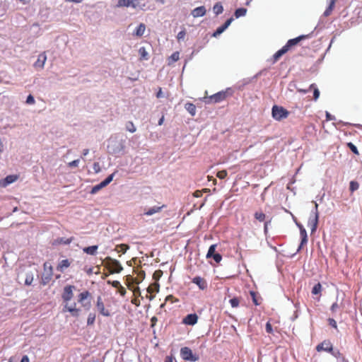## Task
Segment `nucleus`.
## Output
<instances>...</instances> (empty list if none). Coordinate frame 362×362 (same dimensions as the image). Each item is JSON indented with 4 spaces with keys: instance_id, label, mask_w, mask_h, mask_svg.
Segmentation results:
<instances>
[{
    "instance_id": "a19ab883",
    "label": "nucleus",
    "mask_w": 362,
    "mask_h": 362,
    "mask_svg": "<svg viewBox=\"0 0 362 362\" xmlns=\"http://www.w3.org/2000/svg\"><path fill=\"white\" fill-rule=\"evenodd\" d=\"M322 286L320 283L316 284L313 289H312V294H318L321 292Z\"/></svg>"
},
{
    "instance_id": "f257e3e1",
    "label": "nucleus",
    "mask_w": 362,
    "mask_h": 362,
    "mask_svg": "<svg viewBox=\"0 0 362 362\" xmlns=\"http://www.w3.org/2000/svg\"><path fill=\"white\" fill-rule=\"evenodd\" d=\"M65 303L64 312L71 313L72 316L77 317L79 315L80 308L78 305L83 304L84 302L90 305L88 299L89 296H63Z\"/></svg>"
},
{
    "instance_id": "6e6552de",
    "label": "nucleus",
    "mask_w": 362,
    "mask_h": 362,
    "mask_svg": "<svg viewBox=\"0 0 362 362\" xmlns=\"http://www.w3.org/2000/svg\"><path fill=\"white\" fill-rule=\"evenodd\" d=\"M332 348H333V346H332V344L331 343V341L329 340H325L316 346V350L318 352L325 351L330 353L332 351Z\"/></svg>"
},
{
    "instance_id": "c756f323",
    "label": "nucleus",
    "mask_w": 362,
    "mask_h": 362,
    "mask_svg": "<svg viewBox=\"0 0 362 362\" xmlns=\"http://www.w3.org/2000/svg\"><path fill=\"white\" fill-rule=\"evenodd\" d=\"M126 129L131 133H134L136 130L134 124L132 121H129L126 124Z\"/></svg>"
},
{
    "instance_id": "6e6d98bb",
    "label": "nucleus",
    "mask_w": 362,
    "mask_h": 362,
    "mask_svg": "<svg viewBox=\"0 0 362 362\" xmlns=\"http://www.w3.org/2000/svg\"><path fill=\"white\" fill-rule=\"evenodd\" d=\"M26 103H28L29 105H33L35 103V99L32 95H29L27 97Z\"/></svg>"
},
{
    "instance_id": "de8ad7c7",
    "label": "nucleus",
    "mask_w": 362,
    "mask_h": 362,
    "mask_svg": "<svg viewBox=\"0 0 362 362\" xmlns=\"http://www.w3.org/2000/svg\"><path fill=\"white\" fill-rule=\"evenodd\" d=\"M228 173L226 170H220L217 173L216 176L219 179H224L226 177Z\"/></svg>"
},
{
    "instance_id": "39448f33",
    "label": "nucleus",
    "mask_w": 362,
    "mask_h": 362,
    "mask_svg": "<svg viewBox=\"0 0 362 362\" xmlns=\"http://www.w3.org/2000/svg\"><path fill=\"white\" fill-rule=\"evenodd\" d=\"M44 271L42 274V281L43 284H48L52 279L53 275V268L48 262H45L43 264Z\"/></svg>"
},
{
    "instance_id": "680f3d73",
    "label": "nucleus",
    "mask_w": 362,
    "mask_h": 362,
    "mask_svg": "<svg viewBox=\"0 0 362 362\" xmlns=\"http://www.w3.org/2000/svg\"><path fill=\"white\" fill-rule=\"evenodd\" d=\"M165 362H176L175 358L173 356H167Z\"/></svg>"
},
{
    "instance_id": "412c9836",
    "label": "nucleus",
    "mask_w": 362,
    "mask_h": 362,
    "mask_svg": "<svg viewBox=\"0 0 362 362\" xmlns=\"http://www.w3.org/2000/svg\"><path fill=\"white\" fill-rule=\"evenodd\" d=\"M98 248V245H92V246L84 247L83 249V251L88 255H95L97 252Z\"/></svg>"
},
{
    "instance_id": "a18cd8bd",
    "label": "nucleus",
    "mask_w": 362,
    "mask_h": 362,
    "mask_svg": "<svg viewBox=\"0 0 362 362\" xmlns=\"http://www.w3.org/2000/svg\"><path fill=\"white\" fill-rule=\"evenodd\" d=\"M231 306L233 308H237L239 305L240 303V299L239 298H233L229 300Z\"/></svg>"
},
{
    "instance_id": "5fc2aeb1",
    "label": "nucleus",
    "mask_w": 362,
    "mask_h": 362,
    "mask_svg": "<svg viewBox=\"0 0 362 362\" xmlns=\"http://www.w3.org/2000/svg\"><path fill=\"white\" fill-rule=\"evenodd\" d=\"M185 35H186L185 30H181L180 32L178 33V34L177 35V40H180L184 39L185 37Z\"/></svg>"
},
{
    "instance_id": "4c0bfd02",
    "label": "nucleus",
    "mask_w": 362,
    "mask_h": 362,
    "mask_svg": "<svg viewBox=\"0 0 362 362\" xmlns=\"http://www.w3.org/2000/svg\"><path fill=\"white\" fill-rule=\"evenodd\" d=\"M113 177H114L113 173L110 175L103 181L101 182V185H103L104 187H106L107 185H109L112 182Z\"/></svg>"
},
{
    "instance_id": "0eeeda50",
    "label": "nucleus",
    "mask_w": 362,
    "mask_h": 362,
    "mask_svg": "<svg viewBox=\"0 0 362 362\" xmlns=\"http://www.w3.org/2000/svg\"><path fill=\"white\" fill-rule=\"evenodd\" d=\"M315 203V210L313 211L314 217L313 218H310L308 221V226H310L311 232L313 233L317 230L318 221H319V211H318V204L317 202Z\"/></svg>"
},
{
    "instance_id": "ddd939ff",
    "label": "nucleus",
    "mask_w": 362,
    "mask_h": 362,
    "mask_svg": "<svg viewBox=\"0 0 362 362\" xmlns=\"http://www.w3.org/2000/svg\"><path fill=\"white\" fill-rule=\"evenodd\" d=\"M47 60L45 52L39 54L37 61L34 64L35 68L43 69Z\"/></svg>"
},
{
    "instance_id": "c85d7f7f",
    "label": "nucleus",
    "mask_w": 362,
    "mask_h": 362,
    "mask_svg": "<svg viewBox=\"0 0 362 362\" xmlns=\"http://www.w3.org/2000/svg\"><path fill=\"white\" fill-rule=\"evenodd\" d=\"M247 13V9L245 8H240L235 10V16L236 18H240L241 16H245Z\"/></svg>"
},
{
    "instance_id": "4d7b16f0",
    "label": "nucleus",
    "mask_w": 362,
    "mask_h": 362,
    "mask_svg": "<svg viewBox=\"0 0 362 362\" xmlns=\"http://www.w3.org/2000/svg\"><path fill=\"white\" fill-rule=\"evenodd\" d=\"M78 163H79V159H76V160H73V161H71V162H69V163H68V165H69V167H70V168H72V167H77V166H78Z\"/></svg>"
},
{
    "instance_id": "f03ea898",
    "label": "nucleus",
    "mask_w": 362,
    "mask_h": 362,
    "mask_svg": "<svg viewBox=\"0 0 362 362\" xmlns=\"http://www.w3.org/2000/svg\"><path fill=\"white\" fill-rule=\"evenodd\" d=\"M308 35H300L296 38L288 40L286 44L278 50L272 57L273 63H276L284 54L293 47L297 45L301 40L306 39Z\"/></svg>"
},
{
    "instance_id": "423d86ee",
    "label": "nucleus",
    "mask_w": 362,
    "mask_h": 362,
    "mask_svg": "<svg viewBox=\"0 0 362 362\" xmlns=\"http://www.w3.org/2000/svg\"><path fill=\"white\" fill-rule=\"evenodd\" d=\"M180 356L185 361H197L199 360V356L197 355L193 354L191 349L187 346L181 348Z\"/></svg>"
},
{
    "instance_id": "c9c22d12",
    "label": "nucleus",
    "mask_w": 362,
    "mask_h": 362,
    "mask_svg": "<svg viewBox=\"0 0 362 362\" xmlns=\"http://www.w3.org/2000/svg\"><path fill=\"white\" fill-rule=\"evenodd\" d=\"M216 247V245H211L209 247L208 252L206 254V258H211L213 255L216 254L215 253Z\"/></svg>"
},
{
    "instance_id": "ea45409f",
    "label": "nucleus",
    "mask_w": 362,
    "mask_h": 362,
    "mask_svg": "<svg viewBox=\"0 0 362 362\" xmlns=\"http://www.w3.org/2000/svg\"><path fill=\"white\" fill-rule=\"evenodd\" d=\"M113 177H114L113 173L110 175L103 181L101 182V185H103L104 187H106L107 185H109L112 182Z\"/></svg>"
},
{
    "instance_id": "4468645a",
    "label": "nucleus",
    "mask_w": 362,
    "mask_h": 362,
    "mask_svg": "<svg viewBox=\"0 0 362 362\" xmlns=\"http://www.w3.org/2000/svg\"><path fill=\"white\" fill-rule=\"evenodd\" d=\"M192 282L197 285L199 288L202 290H204L207 287L206 281L204 278H202L200 276H196L193 278Z\"/></svg>"
},
{
    "instance_id": "f3484780",
    "label": "nucleus",
    "mask_w": 362,
    "mask_h": 362,
    "mask_svg": "<svg viewBox=\"0 0 362 362\" xmlns=\"http://www.w3.org/2000/svg\"><path fill=\"white\" fill-rule=\"evenodd\" d=\"M337 1V0H327V1L328 3V6L323 13L324 16L327 17L331 15V13H332V11L334 8L335 3Z\"/></svg>"
},
{
    "instance_id": "e433bc0d",
    "label": "nucleus",
    "mask_w": 362,
    "mask_h": 362,
    "mask_svg": "<svg viewBox=\"0 0 362 362\" xmlns=\"http://www.w3.org/2000/svg\"><path fill=\"white\" fill-rule=\"evenodd\" d=\"M359 187V184L356 181H351L349 185V189L351 192L357 190Z\"/></svg>"
},
{
    "instance_id": "c03bdc74",
    "label": "nucleus",
    "mask_w": 362,
    "mask_h": 362,
    "mask_svg": "<svg viewBox=\"0 0 362 362\" xmlns=\"http://www.w3.org/2000/svg\"><path fill=\"white\" fill-rule=\"evenodd\" d=\"M347 146L349 149L356 155H359V152L356 148V146L351 142L347 143Z\"/></svg>"
},
{
    "instance_id": "69168bd1",
    "label": "nucleus",
    "mask_w": 362,
    "mask_h": 362,
    "mask_svg": "<svg viewBox=\"0 0 362 362\" xmlns=\"http://www.w3.org/2000/svg\"><path fill=\"white\" fill-rule=\"evenodd\" d=\"M156 97L158 98H160L163 97V92H162V88H158V91L156 93Z\"/></svg>"
},
{
    "instance_id": "e2e57ef3",
    "label": "nucleus",
    "mask_w": 362,
    "mask_h": 362,
    "mask_svg": "<svg viewBox=\"0 0 362 362\" xmlns=\"http://www.w3.org/2000/svg\"><path fill=\"white\" fill-rule=\"evenodd\" d=\"M302 240H301V243H300V247H299V249L301 248L302 246H303L304 245H305L308 242V237H303V238H301Z\"/></svg>"
},
{
    "instance_id": "bf43d9fd",
    "label": "nucleus",
    "mask_w": 362,
    "mask_h": 362,
    "mask_svg": "<svg viewBox=\"0 0 362 362\" xmlns=\"http://www.w3.org/2000/svg\"><path fill=\"white\" fill-rule=\"evenodd\" d=\"M130 6L133 8H136L139 6V0H129Z\"/></svg>"
},
{
    "instance_id": "473e14b6",
    "label": "nucleus",
    "mask_w": 362,
    "mask_h": 362,
    "mask_svg": "<svg viewBox=\"0 0 362 362\" xmlns=\"http://www.w3.org/2000/svg\"><path fill=\"white\" fill-rule=\"evenodd\" d=\"M33 281V274L32 273H28L26 274L25 279V284L26 285H31V284Z\"/></svg>"
},
{
    "instance_id": "4be33fe9",
    "label": "nucleus",
    "mask_w": 362,
    "mask_h": 362,
    "mask_svg": "<svg viewBox=\"0 0 362 362\" xmlns=\"http://www.w3.org/2000/svg\"><path fill=\"white\" fill-rule=\"evenodd\" d=\"M187 111L192 115L194 116L196 114V106L192 103H187L185 105Z\"/></svg>"
},
{
    "instance_id": "13d9d810",
    "label": "nucleus",
    "mask_w": 362,
    "mask_h": 362,
    "mask_svg": "<svg viewBox=\"0 0 362 362\" xmlns=\"http://www.w3.org/2000/svg\"><path fill=\"white\" fill-rule=\"evenodd\" d=\"M265 329H266V332L267 333H269V334L272 333V331H273L272 326L269 322H267Z\"/></svg>"
},
{
    "instance_id": "774afa93",
    "label": "nucleus",
    "mask_w": 362,
    "mask_h": 362,
    "mask_svg": "<svg viewBox=\"0 0 362 362\" xmlns=\"http://www.w3.org/2000/svg\"><path fill=\"white\" fill-rule=\"evenodd\" d=\"M21 362H30V359H29L28 356L25 355V356H23Z\"/></svg>"
},
{
    "instance_id": "8fccbe9b",
    "label": "nucleus",
    "mask_w": 362,
    "mask_h": 362,
    "mask_svg": "<svg viewBox=\"0 0 362 362\" xmlns=\"http://www.w3.org/2000/svg\"><path fill=\"white\" fill-rule=\"evenodd\" d=\"M104 186L103 185H101V182L95 186H94L92 189H91V194H95L96 192H98L100 189H101L102 188H103Z\"/></svg>"
},
{
    "instance_id": "79ce46f5",
    "label": "nucleus",
    "mask_w": 362,
    "mask_h": 362,
    "mask_svg": "<svg viewBox=\"0 0 362 362\" xmlns=\"http://www.w3.org/2000/svg\"><path fill=\"white\" fill-rule=\"evenodd\" d=\"M95 320V313H90L88 315V319H87V324L88 325H92L94 324Z\"/></svg>"
},
{
    "instance_id": "338daca9",
    "label": "nucleus",
    "mask_w": 362,
    "mask_h": 362,
    "mask_svg": "<svg viewBox=\"0 0 362 362\" xmlns=\"http://www.w3.org/2000/svg\"><path fill=\"white\" fill-rule=\"evenodd\" d=\"M157 317H153L151 319V327H154L156 322H157Z\"/></svg>"
},
{
    "instance_id": "2eb2a0df",
    "label": "nucleus",
    "mask_w": 362,
    "mask_h": 362,
    "mask_svg": "<svg viewBox=\"0 0 362 362\" xmlns=\"http://www.w3.org/2000/svg\"><path fill=\"white\" fill-rule=\"evenodd\" d=\"M233 20V18L228 19L223 25L218 27L216 29V30L214 33L213 36L217 37L218 35H221L230 25Z\"/></svg>"
},
{
    "instance_id": "0e129e2a",
    "label": "nucleus",
    "mask_w": 362,
    "mask_h": 362,
    "mask_svg": "<svg viewBox=\"0 0 362 362\" xmlns=\"http://www.w3.org/2000/svg\"><path fill=\"white\" fill-rule=\"evenodd\" d=\"M270 222H271V221H264V230L265 233H267L268 226H269V224L270 223Z\"/></svg>"
},
{
    "instance_id": "603ef678",
    "label": "nucleus",
    "mask_w": 362,
    "mask_h": 362,
    "mask_svg": "<svg viewBox=\"0 0 362 362\" xmlns=\"http://www.w3.org/2000/svg\"><path fill=\"white\" fill-rule=\"evenodd\" d=\"M211 257L214 259V261L216 263H219L222 259V256L218 253H216V254L213 255L211 256Z\"/></svg>"
},
{
    "instance_id": "37998d69",
    "label": "nucleus",
    "mask_w": 362,
    "mask_h": 362,
    "mask_svg": "<svg viewBox=\"0 0 362 362\" xmlns=\"http://www.w3.org/2000/svg\"><path fill=\"white\" fill-rule=\"evenodd\" d=\"M118 7H129L130 6L129 0H118Z\"/></svg>"
},
{
    "instance_id": "09e8293b",
    "label": "nucleus",
    "mask_w": 362,
    "mask_h": 362,
    "mask_svg": "<svg viewBox=\"0 0 362 362\" xmlns=\"http://www.w3.org/2000/svg\"><path fill=\"white\" fill-rule=\"evenodd\" d=\"M170 59L172 60V62H175L179 60L180 59V53L178 52H175L171 54L170 57Z\"/></svg>"
},
{
    "instance_id": "aec40b11",
    "label": "nucleus",
    "mask_w": 362,
    "mask_h": 362,
    "mask_svg": "<svg viewBox=\"0 0 362 362\" xmlns=\"http://www.w3.org/2000/svg\"><path fill=\"white\" fill-rule=\"evenodd\" d=\"M254 217L259 222H264L266 221L267 216L263 211L259 210L255 212Z\"/></svg>"
},
{
    "instance_id": "864d4df0",
    "label": "nucleus",
    "mask_w": 362,
    "mask_h": 362,
    "mask_svg": "<svg viewBox=\"0 0 362 362\" xmlns=\"http://www.w3.org/2000/svg\"><path fill=\"white\" fill-rule=\"evenodd\" d=\"M329 325L332 327L333 328L337 329V322L333 318H329L328 319Z\"/></svg>"
},
{
    "instance_id": "1a4fd4ad",
    "label": "nucleus",
    "mask_w": 362,
    "mask_h": 362,
    "mask_svg": "<svg viewBox=\"0 0 362 362\" xmlns=\"http://www.w3.org/2000/svg\"><path fill=\"white\" fill-rule=\"evenodd\" d=\"M97 308L100 313L104 316H110L111 312L109 309V305H107V308L105 307L104 303L103 302L100 297L98 298L97 301Z\"/></svg>"
},
{
    "instance_id": "9d476101",
    "label": "nucleus",
    "mask_w": 362,
    "mask_h": 362,
    "mask_svg": "<svg viewBox=\"0 0 362 362\" xmlns=\"http://www.w3.org/2000/svg\"><path fill=\"white\" fill-rule=\"evenodd\" d=\"M228 96L227 91H220L209 97V99L214 103H220L224 100Z\"/></svg>"
},
{
    "instance_id": "a211bd4d",
    "label": "nucleus",
    "mask_w": 362,
    "mask_h": 362,
    "mask_svg": "<svg viewBox=\"0 0 362 362\" xmlns=\"http://www.w3.org/2000/svg\"><path fill=\"white\" fill-rule=\"evenodd\" d=\"M71 265V262L66 259L60 261L57 267V269L61 272H64L66 269L69 267Z\"/></svg>"
},
{
    "instance_id": "49530a36",
    "label": "nucleus",
    "mask_w": 362,
    "mask_h": 362,
    "mask_svg": "<svg viewBox=\"0 0 362 362\" xmlns=\"http://www.w3.org/2000/svg\"><path fill=\"white\" fill-rule=\"evenodd\" d=\"M252 301L255 305H259L261 304L262 298L261 296H252Z\"/></svg>"
},
{
    "instance_id": "f8f14e48",
    "label": "nucleus",
    "mask_w": 362,
    "mask_h": 362,
    "mask_svg": "<svg viewBox=\"0 0 362 362\" xmlns=\"http://www.w3.org/2000/svg\"><path fill=\"white\" fill-rule=\"evenodd\" d=\"M198 316L197 314H189L182 320V322L188 325H194L197 322Z\"/></svg>"
},
{
    "instance_id": "5701e85b",
    "label": "nucleus",
    "mask_w": 362,
    "mask_h": 362,
    "mask_svg": "<svg viewBox=\"0 0 362 362\" xmlns=\"http://www.w3.org/2000/svg\"><path fill=\"white\" fill-rule=\"evenodd\" d=\"M159 284L158 282L154 281L153 284L148 286V287L147 288V291L151 294L154 292L158 293L159 291Z\"/></svg>"
},
{
    "instance_id": "9b49d317",
    "label": "nucleus",
    "mask_w": 362,
    "mask_h": 362,
    "mask_svg": "<svg viewBox=\"0 0 362 362\" xmlns=\"http://www.w3.org/2000/svg\"><path fill=\"white\" fill-rule=\"evenodd\" d=\"M18 176L16 175H10L6 176L4 180H0V187H6L7 185L16 182Z\"/></svg>"
},
{
    "instance_id": "393cba45",
    "label": "nucleus",
    "mask_w": 362,
    "mask_h": 362,
    "mask_svg": "<svg viewBox=\"0 0 362 362\" xmlns=\"http://www.w3.org/2000/svg\"><path fill=\"white\" fill-rule=\"evenodd\" d=\"M73 240H74V238H73V237H71V238H60L57 239V240H56V242H57L58 244H62V245H69V244H70Z\"/></svg>"
},
{
    "instance_id": "cd10ccee",
    "label": "nucleus",
    "mask_w": 362,
    "mask_h": 362,
    "mask_svg": "<svg viewBox=\"0 0 362 362\" xmlns=\"http://www.w3.org/2000/svg\"><path fill=\"white\" fill-rule=\"evenodd\" d=\"M129 247L126 244H120V245H117L115 250L117 251V252H122L124 254L127 252V250L129 249Z\"/></svg>"
},
{
    "instance_id": "7ed1b4c3",
    "label": "nucleus",
    "mask_w": 362,
    "mask_h": 362,
    "mask_svg": "<svg viewBox=\"0 0 362 362\" xmlns=\"http://www.w3.org/2000/svg\"><path fill=\"white\" fill-rule=\"evenodd\" d=\"M272 115L274 119L281 121L288 117L289 112L281 106L274 105L272 110Z\"/></svg>"
},
{
    "instance_id": "dca6fc26",
    "label": "nucleus",
    "mask_w": 362,
    "mask_h": 362,
    "mask_svg": "<svg viewBox=\"0 0 362 362\" xmlns=\"http://www.w3.org/2000/svg\"><path fill=\"white\" fill-rule=\"evenodd\" d=\"M206 13V10L204 6H201L195 8L192 11L191 14L194 18H198L204 16Z\"/></svg>"
},
{
    "instance_id": "052dcab7",
    "label": "nucleus",
    "mask_w": 362,
    "mask_h": 362,
    "mask_svg": "<svg viewBox=\"0 0 362 362\" xmlns=\"http://www.w3.org/2000/svg\"><path fill=\"white\" fill-rule=\"evenodd\" d=\"M300 227V236L301 238H303V237H308L307 235V232L305 230V228H303L301 226H299Z\"/></svg>"
},
{
    "instance_id": "58836bf2",
    "label": "nucleus",
    "mask_w": 362,
    "mask_h": 362,
    "mask_svg": "<svg viewBox=\"0 0 362 362\" xmlns=\"http://www.w3.org/2000/svg\"><path fill=\"white\" fill-rule=\"evenodd\" d=\"M113 177H114L113 173L110 175L103 181L101 182V185H103L104 187H106L107 185H109L112 182Z\"/></svg>"
},
{
    "instance_id": "f704fd0d",
    "label": "nucleus",
    "mask_w": 362,
    "mask_h": 362,
    "mask_svg": "<svg viewBox=\"0 0 362 362\" xmlns=\"http://www.w3.org/2000/svg\"><path fill=\"white\" fill-rule=\"evenodd\" d=\"M141 296H132L131 302L136 306H139L141 303V299H140Z\"/></svg>"
},
{
    "instance_id": "2f4dec72",
    "label": "nucleus",
    "mask_w": 362,
    "mask_h": 362,
    "mask_svg": "<svg viewBox=\"0 0 362 362\" xmlns=\"http://www.w3.org/2000/svg\"><path fill=\"white\" fill-rule=\"evenodd\" d=\"M163 275V271L160 269L156 270L153 274V279L154 281L158 282Z\"/></svg>"
},
{
    "instance_id": "6ab92c4d",
    "label": "nucleus",
    "mask_w": 362,
    "mask_h": 362,
    "mask_svg": "<svg viewBox=\"0 0 362 362\" xmlns=\"http://www.w3.org/2000/svg\"><path fill=\"white\" fill-rule=\"evenodd\" d=\"M165 206V205H163L161 206H154L148 209V210H146L144 213V214L146 216H152L154 214L159 213L161 211V209Z\"/></svg>"
},
{
    "instance_id": "7c9ffc66",
    "label": "nucleus",
    "mask_w": 362,
    "mask_h": 362,
    "mask_svg": "<svg viewBox=\"0 0 362 362\" xmlns=\"http://www.w3.org/2000/svg\"><path fill=\"white\" fill-rule=\"evenodd\" d=\"M310 88H313V98L317 100L320 97V91L317 88L315 87V84L313 83L310 85Z\"/></svg>"
},
{
    "instance_id": "20e7f679",
    "label": "nucleus",
    "mask_w": 362,
    "mask_h": 362,
    "mask_svg": "<svg viewBox=\"0 0 362 362\" xmlns=\"http://www.w3.org/2000/svg\"><path fill=\"white\" fill-rule=\"evenodd\" d=\"M105 262L111 273H119L122 269V267L119 262L110 257H106Z\"/></svg>"
},
{
    "instance_id": "b1692460",
    "label": "nucleus",
    "mask_w": 362,
    "mask_h": 362,
    "mask_svg": "<svg viewBox=\"0 0 362 362\" xmlns=\"http://www.w3.org/2000/svg\"><path fill=\"white\" fill-rule=\"evenodd\" d=\"M146 25L144 23H140L139 25L136 28L134 35L138 37H141L145 32Z\"/></svg>"
},
{
    "instance_id": "3c124183",
    "label": "nucleus",
    "mask_w": 362,
    "mask_h": 362,
    "mask_svg": "<svg viewBox=\"0 0 362 362\" xmlns=\"http://www.w3.org/2000/svg\"><path fill=\"white\" fill-rule=\"evenodd\" d=\"M330 354H332V355H333L336 358H341V360L343 359V357H344L339 350L334 351L332 349V351L330 352Z\"/></svg>"
},
{
    "instance_id": "bb28decb",
    "label": "nucleus",
    "mask_w": 362,
    "mask_h": 362,
    "mask_svg": "<svg viewBox=\"0 0 362 362\" xmlns=\"http://www.w3.org/2000/svg\"><path fill=\"white\" fill-rule=\"evenodd\" d=\"M139 53L140 55V60H146L148 59V52L146 50L144 47H141L139 49Z\"/></svg>"
},
{
    "instance_id": "a878e982",
    "label": "nucleus",
    "mask_w": 362,
    "mask_h": 362,
    "mask_svg": "<svg viewBox=\"0 0 362 362\" xmlns=\"http://www.w3.org/2000/svg\"><path fill=\"white\" fill-rule=\"evenodd\" d=\"M213 11L216 15H219L223 11V6L221 3L218 2L214 6Z\"/></svg>"
},
{
    "instance_id": "72a5a7b5",
    "label": "nucleus",
    "mask_w": 362,
    "mask_h": 362,
    "mask_svg": "<svg viewBox=\"0 0 362 362\" xmlns=\"http://www.w3.org/2000/svg\"><path fill=\"white\" fill-rule=\"evenodd\" d=\"M75 291V286L71 285H67L64 288V294H72Z\"/></svg>"
}]
</instances>
